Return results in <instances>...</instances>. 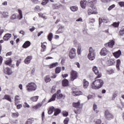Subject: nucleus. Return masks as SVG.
<instances>
[{
    "instance_id": "13d9d810",
    "label": "nucleus",
    "mask_w": 124,
    "mask_h": 124,
    "mask_svg": "<svg viewBox=\"0 0 124 124\" xmlns=\"http://www.w3.org/2000/svg\"><path fill=\"white\" fill-rule=\"evenodd\" d=\"M56 89V86H53L51 89V93H55V92H56V89Z\"/></svg>"
},
{
    "instance_id": "2f4dec72",
    "label": "nucleus",
    "mask_w": 124,
    "mask_h": 124,
    "mask_svg": "<svg viewBox=\"0 0 124 124\" xmlns=\"http://www.w3.org/2000/svg\"><path fill=\"white\" fill-rule=\"evenodd\" d=\"M91 54H93V55L94 54H95V52H94V49H93L92 47H90L89 57L91 56Z\"/></svg>"
},
{
    "instance_id": "c85d7f7f",
    "label": "nucleus",
    "mask_w": 124,
    "mask_h": 124,
    "mask_svg": "<svg viewBox=\"0 0 124 124\" xmlns=\"http://www.w3.org/2000/svg\"><path fill=\"white\" fill-rule=\"evenodd\" d=\"M88 58L89 60H90V61H93V59H95V54L94 53V54H91L90 56H89V54H88Z\"/></svg>"
},
{
    "instance_id": "39448f33",
    "label": "nucleus",
    "mask_w": 124,
    "mask_h": 124,
    "mask_svg": "<svg viewBox=\"0 0 124 124\" xmlns=\"http://www.w3.org/2000/svg\"><path fill=\"white\" fill-rule=\"evenodd\" d=\"M53 112H54V115L58 116L60 113H61V110L59 108H55L54 107H51L49 108L48 110V115H51L53 113Z\"/></svg>"
},
{
    "instance_id": "a211bd4d",
    "label": "nucleus",
    "mask_w": 124,
    "mask_h": 124,
    "mask_svg": "<svg viewBox=\"0 0 124 124\" xmlns=\"http://www.w3.org/2000/svg\"><path fill=\"white\" fill-rule=\"evenodd\" d=\"M70 76L71 78H77L78 77V73L75 70H72L70 72Z\"/></svg>"
},
{
    "instance_id": "9d476101",
    "label": "nucleus",
    "mask_w": 124,
    "mask_h": 124,
    "mask_svg": "<svg viewBox=\"0 0 124 124\" xmlns=\"http://www.w3.org/2000/svg\"><path fill=\"white\" fill-rule=\"evenodd\" d=\"M91 9H88L87 10V13L88 15H92V14H98V13L97 12V9H96V7H94L93 8Z\"/></svg>"
},
{
    "instance_id": "37998d69",
    "label": "nucleus",
    "mask_w": 124,
    "mask_h": 124,
    "mask_svg": "<svg viewBox=\"0 0 124 124\" xmlns=\"http://www.w3.org/2000/svg\"><path fill=\"white\" fill-rule=\"evenodd\" d=\"M96 109H97V106L95 105V104H94L93 106V109L96 113H98V111H97Z\"/></svg>"
},
{
    "instance_id": "5fc2aeb1",
    "label": "nucleus",
    "mask_w": 124,
    "mask_h": 124,
    "mask_svg": "<svg viewBox=\"0 0 124 124\" xmlns=\"http://www.w3.org/2000/svg\"><path fill=\"white\" fill-rule=\"evenodd\" d=\"M63 32V31L62 30H60V29H58L56 31V34H59L60 33H62Z\"/></svg>"
},
{
    "instance_id": "603ef678",
    "label": "nucleus",
    "mask_w": 124,
    "mask_h": 124,
    "mask_svg": "<svg viewBox=\"0 0 124 124\" xmlns=\"http://www.w3.org/2000/svg\"><path fill=\"white\" fill-rule=\"evenodd\" d=\"M115 6H116V5L115 4L111 5L108 8V10H109V11H110V10H112V9H113V8H114V7H115Z\"/></svg>"
},
{
    "instance_id": "e433bc0d",
    "label": "nucleus",
    "mask_w": 124,
    "mask_h": 124,
    "mask_svg": "<svg viewBox=\"0 0 124 124\" xmlns=\"http://www.w3.org/2000/svg\"><path fill=\"white\" fill-rule=\"evenodd\" d=\"M111 26L114 28H119V26H120V22H113V24H111Z\"/></svg>"
},
{
    "instance_id": "4c0bfd02",
    "label": "nucleus",
    "mask_w": 124,
    "mask_h": 124,
    "mask_svg": "<svg viewBox=\"0 0 124 124\" xmlns=\"http://www.w3.org/2000/svg\"><path fill=\"white\" fill-rule=\"evenodd\" d=\"M107 74H109V75H111V74H114V73H115V70H114V69H113L107 70Z\"/></svg>"
},
{
    "instance_id": "f704fd0d",
    "label": "nucleus",
    "mask_w": 124,
    "mask_h": 124,
    "mask_svg": "<svg viewBox=\"0 0 124 124\" xmlns=\"http://www.w3.org/2000/svg\"><path fill=\"white\" fill-rule=\"evenodd\" d=\"M70 9L73 12H75V11H77V10H78V7L72 6L71 7H70Z\"/></svg>"
},
{
    "instance_id": "bf43d9fd",
    "label": "nucleus",
    "mask_w": 124,
    "mask_h": 124,
    "mask_svg": "<svg viewBox=\"0 0 124 124\" xmlns=\"http://www.w3.org/2000/svg\"><path fill=\"white\" fill-rule=\"evenodd\" d=\"M95 122V124H100L102 123L101 120H100V119H97Z\"/></svg>"
},
{
    "instance_id": "79ce46f5",
    "label": "nucleus",
    "mask_w": 124,
    "mask_h": 124,
    "mask_svg": "<svg viewBox=\"0 0 124 124\" xmlns=\"http://www.w3.org/2000/svg\"><path fill=\"white\" fill-rule=\"evenodd\" d=\"M60 8V6L58 5L57 4H54L52 5L53 9H59Z\"/></svg>"
},
{
    "instance_id": "4d7b16f0",
    "label": "nucleus",
    "mask_w": 124,
    "mask_h": 124,
    "mask_svg": "<svg viewBox=\"0 0 124 124\" xmlns=\"http://www.w3.org/2000/svg\"><path fill=\"white\" fill-rule=\"evenodd\" d=\"M109 63L110 65H113L115 64V61L113 59H110Z\"/></svg>"
},
{
    "instance_id": "052dcab7",
    "label": "nucleus",
    "mask_w": 124,
    "mask_h": 124,
    "mask_svg": "<svg viewBox=\"0 0 124 124\" xmlns=\"http://www.w3.org/2000/svg\"><path fill=\"white\" fill-rule=\"evenodd\" d=\"M117 95H118L117 92H115V93H114L113 94V97H112L113 99H115V97H117Z\"/></svg>"
},
{
    "instance_id": "2eb2a0df",
    "label": "nucleus",
    "mask_w": 124,
    "mask_h": 124,
    "mask_svg": "<svg viewBox=\"0 0 124 124\" xmlns=\"http://www.w3.org/2000/svg\"><path fill=\"white\" fill-rule=\"evenodd\" d=\"M31 60H32V56H28L24 60V62L25 64H29V63H31Z\"/></svg>"
},
{
    "instance_id": "f03ea898",
    "label": "nucleus",
    "mask_w": 124,
    "mask_h": 124,
    "mask_svg": "<svg viewBox=\"0 0 124 124\" xmlns=\"http://www.w3.org/2000/svg\"><path fill=\"white\" fill-rule=\"evenodd\" d=\"M56 97H57V98H58V99L60 98H63V99H64V97H65V96L61 93L60 90H58L57 93L53 94L52 97L49 100L48 102H51V101H54V100H55Z\"/></svg>"
},
{
    "instance_id": "a878e982",
    "label": "nucleus",
    "mask_w": 124,
    "mask_h": 124,
    "mask_svg": "<svg viewBox=\"0 0 124 124\" xmlns=\"http://www.w3.org/2000/svg\"><path fill=\"white\" fill-rule=\"evenodd\" d=\"M83 87L84 89H87L89 87V82L86 80V79H83Z\"/></svg>"
},
{
    "instance_id": "473e14b6",
    "label": "nucleus",
    "mask_w": 124,
    "mask_h": 124,
    "mask_svg": "<svg viewBox=\"0 0 124 124\" xmlns=\"http://www.w3.org/2000/svg\"><path fill=\"white\" fill-rule=\"evenodd\" d=\"M34 122V119L33 118L29 119L28 121H26L25 124H31Z\"/></svg>"
},
{
    "instance_id": "dca6fc26",
    "label": "nucleus",
    "mask_w": 124,
    "mask_h": 124,
    "mask_svg": "<svg viewBox=\"0 0 124 124\" xmlns=\"http://www.w3.org/2000/svg\"><path fill=\"white\" fill-rule=\"evenodd\" d=\"M89 5L91 8H93L94 7V4H96L97 2V0H89L88 1Z\"/></svg>"
},
{
    "instance_id": "f3484780",
    "label": "nucleus",
    "mask_w": 124,
    "mask_h": 124,
    "mask_svg": "<svg viewBox=\"0 0 124 124\" xmlns=\"http://www.w3.org/2000/svg\"><path fill=\"white\" fill-rule=\"evenodd\" d=\"M12 36V35L10 33H6L4 36L3 37V39L4 41H8L10 38H11V37Z\"/></svg>"
},
{
    "instance_id": "49530a36",
    "label": "nucleus",
    "mask_w": 124,
    "mask_h": 124,
    "mask_svg": "<svg viewBox=\"0 0 124 124\" xmlns=\"http://www.w3.org/2000/svg\"><path fill=\"white\" fill-rule=\"evenodd\" d=\"M49 2V0H43V1L42 2V4L43 5H46Z\"/></svg>"
},
{
    "instance_id": "bb28decb",
    "label": "nucleus",
    "mask_w": 124,
    "mask_h": 124,
    "mask_svg": "<svg viewBox=\"0 0 124 124\" xmlns=\"http://www.w3.org/2000/svg\"><path fill=\"white\" fill-rule=\"evenodd\" d=\"M58 65H59V63L58 62H55V63H52L50 65H48V67L49 68H54V67H56V66H58Z\"/></svg>"
},
{
    "instance_id": "4be33fe9",
    "label": "nucleus",
    "mask_w": 124,
    "mask_h": 124,
    "mask_svg": "<svg viewBox=\"0 0 124 124\" xmlns=\"http://www.w3.org/2000/svg\"><path fill=\"white\" fill-rule=\"evenodd\" d=\"M0 14H1L4 18H8L9 17V13L8 12H0Z\"/></svg>"
},
{
    "instance_id": "1a4fd4ad",
    "label": "nucleus",
    "mask_w": 124,
    "mask_h": 124,
    "mask_svg": "<svg viewBox=\"0 0 124 124\" xmlns=\"http://www.w3.org/2000/svg\"><path fill=\"white\" fill-rule=\"evenodd\" d=\"M105 116L107 120H112V119H114V116H113V114H112V113L109 112L108 110H106L105 111Z\"/></svg>"
},
{
    "instance_id": "338daca9",
    "label": "nucleus",
    "mask_w": 124,
    "mask_h": 124,
    "mask_svg": "<svg viewBox=\"0 0 124 124\" xmlns=\"http://www.w3.org/2000/svg\"><path fill=\"white\" fill-rule=\"evenodd\" d=\"M62 76L63 78H66V77H68V74H62Z\"/></svg>"
},
{
    "instance_id": "aec40b11",
    "label": "nucleus",
    "mask_w": 124,
    "mask_h": 124,
    "mask_svg": "<svg viewBox=\"0 0 124 124\" xmlns=\"http://www.w3.org/2000/svg\"><path fill=\"white\" fill-rule=\"evenodd\" d=\"M31 46V42L29 41H26L24 44L23 45L22 47L24 49H26V48H29Z\"/></svg>"
},
{
    "instance_id": "423d86ee",
    "label": "nucleus",
    "mask_w": 124,
    "mask_h": 124,
    "mask_svg": "<svg viewBox=\"0 0 124 124\" xmlns=\"http://www.w3.org/2000/svg\"><path fill=\"white\" fill-rule=\"evenodd\" d=\"M92 70L93 72L95 73V75L97 76L96 78H100L102 77V74L99 72V70H98V68L96 66H93Z\"/></svg>"
},
{
    "instance_id": "3c124183",
    "label": "nucleus",
    "mask_w": 124,
    "mask_h": 124,
    "mask_svg": "<svg viewBox=\"0 0 124 124\" xmlns=\"http://www.w3.org/2000/svg\"><path fill=\"white\" fill-rule=\"evenodd\" d=\"M118 4L121 7H124V1L119 2Z\"/></svg>"
},
{
    "instance_id": "69168bd1",
    "label": "nucleus",
    "mask_w": 124,
    "mask_h": 124,
    "mask_svg": "<svg viewBox=\"0 0 124 124\" xmlns=\"http://www.w3.org/2000/svg\"><path fill=\"white\" fill-rule=\"evenodd\" d=\"M103 23V19L102 18H99V24L100 25V24Z\"/></svg>"
},
{
    "instance_id": "09e8293b",
    "label": "nucleus",
    "mask_w": 124,
    "mask_h": 124,
    "mask_svg": "<svg viewBox=\"0 0 124 124\" xmlns=\"http://www.w3.org/2000/svg\"><path fill=\"white\" fill-rule=\"evenodd\" d=\"M78 55H81V46H78L77 49Z\"/></svg>"
},
{
    "instance_id": "4468645a",
    "label": "nucleus",
    "mask_w": 124,
    "mask_h": 124,
    "mask_svg": "<svg viewBox=\"0 0 124 124\" xmlns=\"http://www.w3.org/2000/svg\"><path fill=\"white\" fill-rule=\"evenodd\" d=\"M73 106L75 108H77V109H82V105H81L80 101H78V102H74L73 103Z\"/></svg>"
},
{
    "instance_id": "a18cd8bd",
    "label": "nucleus",
    "mask_w": 124,
    "mask_h": 124,
    "mask_svg": "<svg viewBox=\"0 0 124 124\" xmlns=\"http://www.w3.org/2000/svg\"><path fill=\"white\" fill-rule=\"evenodd\" d=\"M22 62V59H18L17 61H16V66L17 67L19 66V65H20V63H21Z\"/></svg>"
},
{
    "instance_id": "0e129e2a",
    "label": "nucleus",
    "mask_w": 124,
    "mask_h": 124,
    "mask_svg": "<svg viewBox=\"0 0 124 124\" xmlns=\"http://www.w3.org/2000/svg\"><path fill=\"white\" fill-rule=\"evenodd\" d=\"M3 61V58H2V56H0V65H1Z\"/></svg>"
},
{
    "instance_id": "5701e85b",
    "label": "nucleus",
    "mask_w": 124,
    "mask_h": 124,
    "mask_svg": "<svg viewBox=\"0 0 124 124\" xmlns=\"http://www.w3.org/2000/svg\"><path fill=\"white\" fill-rule=\"evenodd\" d=\"M120 65H121V60L118 59L117 60H116V67L117 70H118V71H119V70H120Z\"/></svg>"
},
{
    "instance_id": "cd10ccee",
    "label": "nucleus",
    "mask_w": 124,
    "mask_h": 124,
    "mask_svg": "<svg viewBox=\"0 0 124 124\" xmlns=\"http://www.w3.org/2000/svg\"><path fill=\"white\" fill-rule=\"evenodd\" d=\"M124 26L121 28V29L119 31V36H124Z\"/></svg>"
},
{
    "instance_id": "680f3d73",
    "label": "nucleus",
    "mask_w": 124,
    "mask_h": 124,
    "mask_svg": "<svg viewBox=\"0 0 124 124\" xmlns=\"http://www.w3.org/2000/svg\"><path fill=\"white\" fill-rule=\"evenodd\" d=\"M45 81L46 83H48V82L51 81V79L50 78H45Z\"/></svg>"
},
{
    "instance_id": "20e7f679",
    "label": "nucleus",
    "mask_w": 124,
    "mask_h": 124,
    "mask_svg": "<svg viewBox=\"0 0 124 124\" xmlns=\"http://www.w3.org/2000/svg\"><path fill=\"white\" fill-rule=\"evenodd\" d=\"M17 11L19 13V15L17 16L15 14H13L11 16H10V19L12 21L13 20H16V19L18 18V20H21L23 18V13L22 12V10L20 9H17Z\"/></svg>"
},
{
    "instance_id": "ea45409f",
    "label": "nucleus",
    "mask_w": 124,
    "mask_h": 124,
    "mask_svg": "<svg viewBox=\"0 0 124 124\" xmlns=\"http://www.w3.org/2000/svg\"><path fill=\"white\" fill-rule=\"evenodd\" d=\"M4 42V40H0V55L1 54V50H2V46H1V43H3Z\"/></svg>"
},
{
    "instance_id": "6e6d98bb",
    "label": "nucleus",
    "mask_w": 124,
    "mask_h": 124,
    "mask_svg": "<svg viewBox=\"0 0 124 124\" xmlns=\"http://www.w3.org/2000/svg\"><path fill=\"white\" fill-rule=\"evenodd\" d=\"M69 121V119H68V118H66L64 120L63 123L64 124H68Z\"/></svg>"
},
{
    "instance_id": "e2e57ef3",
    "label": "nucleus",
    "mask_w": 124,
    "mask_h": 124,
    "mask_svg": "<svg viewBox=\"0 0 124 124\" xmlns=\"http://www.w3.org/2000/svg\"><path fill=\"white\" fill-rule=\"evenodd\" d=\"M38 15H39V16L40 17V18H45V16H43V14L42 13H38Z\"/></svg>"
},
{
    "instance_id": "c03bdc74",
    "label": "nucleus",
    "mask_w": 124,
    "mask_h": 124,
    "mask_svg": "<svg viewBox=\"0 0 124 124\" xmlns=\"http://www.w3.org/2000/svg\"><path fill=\"white\" fill-rule=\"evenodd\" d=\"M35 11H41V9H40V7L38 5H36L34 8Z\"/></svg>"
},
{
    "instance_id": "9b49d317",
    "label": "nucleus",
    "mask_w": 124,
    "mask_h": 124,
    "mask_svg": "<svg viewBox=\"0 0 124 124\" xmlns=\"http://www.w3.org/2000/svg\"><path fill=\"white\" fill-rule=\"evenodd\" d=\"M105 47L106 48H113V46L115 45V41L113 40H111L108 43L105 44Z\"/></svg>"
},
{
    "instance_id": "f257e3e1",
    "label": "nucleus",
    "mask_w": 124,
    "mask_h": 124,
    "mask_svg": "<svg viewBox=\"0 0 124 124\" xmlns=\"http://www.w3.org/2000/svg\"><path fill=\"white\" fill-rule=\"evenodd\" d=\"M104 85V81L101 79H95L91 84V87L93 90H99L102 88Z\"/></svg>"
},
{
    "instance_id": "7c9ffc66",
    "label": "nucleus",
    "mask_w": 124,
    "mask_h": 124,
    "mask_svg": "<svg viewBox=\"0 0 124 124\" xmlns=\"http://www.w3.org/2000/svg\"><path fill=\"white\" fill-rule=\"evenodd\" d=\"M47 39L49 41H52V39H53V33L50 32L47 35Z\"/></svg>"
},
{
    "instance_id": "7ed1b4c3",
    "label": "nucleus",
    "mask_w": 124,
    "mask_h": 124,
    "mask_svg": "<svg viewBox=\"0 0 124 124\" xmlns=\"http://www.w3.org/2000/svg\"><path fill=\"white\" fill-rule=\"evenodd\" d=\"M37 89V85L34 82H31L28 83L26 86V90L29 93L31 92H34Z\"/></svg>"
},
{
    "instance_id": "c756f323",
    "label": "nucleus",
    "mask_w": 124,
    "mask_h": 124,
    "mask_svg": "<svg viewBox=\"0 0 124 124\" xmlns=\"http://www.w3.org/2000/svg\"><path fill=\"white\" fill-rule=\"evenodd\" d=\"M5 63L7 65H11L12 64V59L11 58H9V60L5 61Z\"/></svg>"
},
{
    "instance_id": "0eeeda50",
    "label": "nucleus",
    "mask_w": 124,
    "mask_h": 124,
    "mask_svg": "<svg viewBox=\"0 0 124 124\" xmlns=\"http://www.w3.org/2000/svg\"><path fill=\"white\" fill-rule=\"evenodd\" d=\"M83 93L79 90L78 89H76L75 87L72 88V94L74 96H78V95H81Z\"/></svg>"
},
{
    "instance_id": "de8ad7c7",
    "label": "nucleus",
    "mask_w": 124,
    "mask_h": 124,
    "mask_svg": "<svg viewBox=\"0 0 124 124\" xmlns=\"http://www.w3.org/2000/svg\"><path fill=\"white\" fill-rule=\"evenodd\" d=\"M21 99V98H20V96H19V95H16L15 97V101H19V100H20Z\"/></svg>"
},
{
    "instance_id": "8fccbe9b",
    "label": "nucleus",
    "mask_w": 124,
    "mask_h": 124,
    "mask_svg": "<svg viewBox=\"0 0 124 124\" xmlns=\"http://www.w3.org/2000/svg\"><path fill=\"white\" fill-rule=\"evenodd\" d=\"M41 47L42 48L43 50L42 52H44V51H45V50H46V46L44 44L41 43Z\"/></svg>"
},
{
    "instance_id": "6ab92c4d",
    "label": "nucleus",
    "mask_w": 124,
    "mask_h": 124,
    "mask_svg": "<svg viewBox=\"0 0 124 124\" xmlns=\"http://www.w3.org/2000/svg\"><path fill=\"white\" fill-rule=\"evenodd\" d=\"M4 73H5V74H8V75H11V74H12V71L10 68L7 67L4 68Z\"/></svg>"
},
{
    "instance_id": "ddd939ff",
    "label": "nucleus",
    "mask_w": 124,
    "mask_h": 124,
    "mask_svg": "<svg viewBox=\"0 0 124 124\" xmlns=\"http://www.w3.org/2000/svg\"><path fill=\"white\" fill-rule=\"evenodd\" d=\"M113 55L115 59H119L122 56V51L118 50L117 51L113 52Z\"/></svg>"
},
{
    "instance_id": "f8f14e48",
    "label": "nucleus",
    "mask_w": 124,
    "mask_h": 124,
    "mask_svg": "<svg viewBox=\"0 0 124 124\" xmlns=\"http://www.w3.org/2000/svg\"><path fill=\"white\" fill-rule=\"evenodd\" d=\"M108 53H109V51L108 50V49H107L106 47H103L101 49L100 52V56L105 57V56H107Z\"/></svg>"
},
{
    "instance_id": "774afa93",
    "label": "nucleus",
    "mask_w": 124,
    "mask_h": 124,
    "mask_svg": "<svg viewBox=\"0 0 124 124\" xmlns=\"http://www.w3.org/2000/svg\"><path fill=\"white\" fill-rule=\"evenodd\" d=\"M89 21L91 22V23H94V22L95 21V20H94V18H90Z\"/></svg>"
},
{
    "instance_id": "c9c22d12",
    "label": "nucleus",
    "mask_w": 124,
    "mask_h": 124,
    "mask_svg": "<svg viewBox=\"0 0 124 124\" xmlns=\"http://www.w3.org/2000/svg\"><path fill=\"white\" fill-rule=\"evenodd\" d=\"M19 114L18 112L13 113L12 112V118H18V116H19Z\"/></svg>"
},
{
    "instance_id": "72a5a7b5",
    "label": "nucleus",
    "mask_w": 124,
    "mask_h": 124,
    "mask_svg": "<svg viewBox=\"0 0 124 124\" xmlns=\"http://www.w3.org/2000/svg\"><path fill=\"white\" fill-rule=\"evenodd\" d=\"M62 71V67L60 66L57 67L55 69V73L56 74H59L60 72Z\"/></svg>"
},
{
    "instance_id": "b1692460",
    "label": "nucleus",
    "mask_w": 124,
    "mask_h": 124,
    "mask_svg": "<svg viewBox=\"0 0 124 124\" xmlns=\"http://www.w3.org/2000/svg\"><path fill=\"white\" fill-rule=\"evenodd\" d=\"M62 85L63 87H67L68 86V80L64 79L62 81Z\"/></svg>"
},
{
    "instance_id": "58836bf2",
    "label": "nucleus",
    "mask_w": 124,
    "mask_h": 124,
    "mask_svg": "<svg viewBox=\"0 0 124 124\" xmlns=\"http://www.w3.org/2000/svg\"><path fill=\"white\" fill-rule=\"evenodd\" d=\"M41 106H42V104H38L37 105H36V106L33 107V109H39V108H40L41 107Z\"/></svg>"
},
{
    "instance_id": "a19ab883",
    "label": "nucleus",
    "mask_w": 124,
    "mask_h": 124,
    "mask_svg": "<svg viewBox=\"0 0 124 124\" xmlns=\"http://www.w3.org/2000/svg\"><path fill=\"white\" fill-rule=\"evenodd\" d=\"M38 99V96H37L32 97L31 98V100L32 101H37Z\"/></svg>"
},
{
    "instance_id": "864d4df0",
    "label": "nucleus",
    "mask_w": 124,
    "mask_h": 124,
    "mask_svg": "<svg viewBox=\"0 0 124 124\" xmlns=\"http://www.w3.org/2000/svg\"><path fill=\"white\" fill-rule=\"evenodd\" d=\"M63 117H67L68 116V112L65 111L62 112Z\"/></svg>"
},
{
    "instance_id": "393cba45",
    "label": "nucleus",
    "mask_w": 124,
    "mask_h": 124,
    "mask_svg": "<svg viewBox=\"0 0 124 124\" xmlns=\"http://www.w3.org/2000/svg\"><path fill=\"white\" fill-rule=\"evenodd\" d=\"M2 99H6L8 101H10V102H11L12 101L11 100V97H10V95L7 94H5Z\"/></svg>"
},
{
    "instance_id": "6e6552de",
    "label": "nucleus",
    "mask_w": 124,
    "mask_h": 124,
    "mask_svg": "<svg viewBox=\"0 0 124 124\" xmlns=\"http://www.w3.org/2000/svg\"><path fill=\"white\" fill-rule=\"evenodd\" d=\"M76 49L71 48L69 52V57L70 59H75L76 58Z\"/></svg>"
},
{
    "instance_id": "412c9836",
    "label": "nucleus",
    "mask_w": 124,
    "mask_h": 124,
    "mask_svg": "<svg viewBox=\"0 0 124 124\" xmlns=\"http://www.w3.org/2000/svg\"><path fill=\"white\" fill-rule=\"evenodd\" d=\"M80 6L81 8L85 9L86 6H87V1H85V0H81L80 1Z\"/></svg>"
}]
</instances>
